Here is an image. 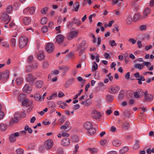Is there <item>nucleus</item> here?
I'll list each match as a JSON object with an SVG mask.
<instances>
[{
	"label": "nucleus",
	"mask_w": 154,
	"mask_h": 154,
	"mask_svg": "<svg viewBox=\"0 0 154 154\" xmlns=\"http://www.w3.org/2000/svg\"><path fill=\"white\" fill-rule=\"evenodd\" d=\"M28 42L27 38L25 36L20 37L19 41V46L20 48L25 47Z\"/></svg>",
	"instance_id": "obj_1"
},
{
	"label": "nucleus",
	"mask_w": 154,
	"mask_h": 154,
	"mask_svg": "<svg viewBox=\"0 0 154 154\" xmlns=\"http://www.w3.org/2000/svg\"><path fill=\"white\" fill-rule=\"evenodd\" d=\"M86 42L85 41L83 40L80 43L79 47H77V50H80L79 53V56H81L84 52L85 49L87 48Z\"/></svg>",
	"instance_id": "obj_2"
},
{
	"label": "nucleus",
	"mask_w": 154,
	"mask_h": 154,
	"mask_svg": "<svg viewBox=\"0 0 154 154\" xmlns=\"http://www.w3.org/2000/svg\"><path fill=\"white\" fill-rule=\"evenodd\" d=\"M1 18L2 21L4 23L6 22V24H7L11 20L10 17L8 14L5 12H4L2 13Z\"/></svg>",
	"instance_id": "obj_3"
},
{
	"label": "nucleus",
	"mask_w": 154,
	"mask_h": 154,
	"mask_svg": "<svg viewBox=\"0 0 154 154\" xmlns=\"http://www.w3.org/2000/svg\"><path fill=\"white\" fill-rule=\"evenodd\" d=\"M91 116L92 118L94 119H97L100 118L101 115L100 112L96 110H93L91 113Z\"/></svg>",
	"instance_id": "obj_4"
},
{
	"label": "nucleus",
	"mask_w": 154,
	"mask_h": 154,
	"mask_svg": "<svg viewBox=\"0 0 154 154\" xmlns=\"http://www.w3.org/2000/svg\"><path fill=\"white\" fill-rule=\"evenodd\" d=\"M120 90L119 87L114 85L109 88V92L111 94H114L117 93Z\"/></svg>",
	"instance_id": "obj_5"
},
{
	"label": "nucleus",
	"mask_w": 154,
	"mask_h": 154,
	"mask_svg": "<svg viewBox=\"0 0 154 154\" xmlns=\"http://www.w3.org/2000/svg\"><path fill=\"white\" fill-rule=\"evenodd\" d=\"M143 91L140 89H137L135 92L133 93L134 97L137 98L142 97L143 95Z\"/></svg>",
	"instance_id": "obj_6"
},
{
	"label": "nucleus",
	"mask_w": 154,
	"mask_h": 154,
	"mask_svg": "<svg viewBox=\"0 0 154 154\" xmlns=\"http://www.w3.org/2000/svg\"><path fill=\"white\" fill-rule=\"evenodd\" d=\"M36 8L34 6H32L31 7H28L27 8L25 9L23 11V13L24 14H26L28 12L31 14H33L35 11Z\"/></svg>",
	"instance_id": "obj_7"
},
{
	"label": "nucleus",
	"mask_w": 154,
	"mask_h": 154,
	"mask_svg": "<svg viewBox=\"0 0 154 154\" xmlns=\"http://www.w3.org/2000/svg\"><path fill=\"white\" fill-rule=\"evenodd\" d=\"M78 34V32L77 30L72 31L70 32L67 35V38L68 39L70 40L75 38Z\"/></svg>",
	"instance_id": "obj_8"
},
{
	"label": "nucleus",
	"mask_w": 154,
	"mask_h": 154,
	"mask_svg": "<svg viewBox=\"0 0 154 154\" xmlns=\"http://www.w3.org/2000/svg\"><path fill=\"white\" fill-rule=\"evenodd\" d=\"M36 79V77L31 74H28L26 77L27 81L30 84L33 83Z\"/></svg>",
	"instance_id": "obj_9"
},
{
	"label": "nucleus",
	"mask_w": 154,
	"mask_h": 154,
	"mask_svg": "<svg viewBox=\"0 0 154 154\" xmlns=\"http://www.w3.org/2000/svg\"><path fill=\"white\" fill-rule=\"evenodd\" d=\"M45 49L48 52L51 53L53 51L54 49V46L52 44L48 43L46 46Z\"/></svg>",
	"instance_id": "obj_10"
},
{
	"label": "nucleus",
	"mask_w": 154,
	"mask_h": 154,
	"mask_svg": "<svg viewBox=\"0 0 154 154\" xmlns=\"http://www.w3.org/2000/svg\"><path fill=\"white\" fill-rule=\"evenodd\" d=\"M53 145V143L52 140L50 139L46 141L45 146L47 149H50Z\"/></svg>",
	"instance_id": "obj_11"
},
{
	"label": "nucleus",
	"mask_w": 154,
	"mask_h": 154,
	"mask_svg": "<svg viewBox=\"0 0 154 154\" xmlns=\"http://www.w3.org/2000/svg\"><path fill=\"white\" fill-rule=\"evenodd\" d=\"M32 101L29 100L28 99H25L23 101L22 104L23 106L28 107L32 104Z\"/></svg>",
	"instance_id": "obj_12"
},
{
	"label": "nucleus",
	"mask_w": 154,
	"mask_h": 154,
	"mask_svg": "<svg viewBox=\"0 0 154 154\" xmlns=\"http://www.w3.org/2000/svg\"><path fill=\"white\" fill-rule=\"evenodd\" d=\"M19 135L20 134L18 132L11 134L9 137V139L11 141L12 143L16 141L15 137H19Z\"/></svg>",
	"instance_id": "obj_13"
},
{
	"label": "nucleus",
	"mask_w": 154,
	"mask_h": 154,
	"mask_svg": "<svg viewBox=\"0 0 154 154\" xmlns=\"http://www.w3.org/2000/svg\"><path fill=\"white\" fill-rule=\"evenodd\" d=\"M2 80H7L9 77V70H6L3 73L2 72Z\"/></svg>",
	"instance_id": "obj_14"
},
{
	"label": "nucleus",
	"mask_w": 154,
	"mask_h": 154,
	"mask_svg": "<svg viewBox=\"0 0 154 154\" xmlns=\"http://www.w3.org/2000/svg\"><path fill=\"white\" fill-rule=\"evenodd\" d=\"M92 100L91 99H88L85 101H82L80 103L84 106H88L92 103Z\"/></svg>",
	"instance_id": "obj_15"
},
{
	"label": "nucleus",
	"mask_w": 154,
	"mask_h": 154,
	"mask_svg": "<svg viewBox=\"0 0 154 154\" xmlns=\"http://www.w3.org/2000/svg\"><path fill=\"white\" fill-rule=\"evenodd\" d=\"M31 19L30 17H26L23 18V22L25 24L28 25L31 23Z\"/></svg>",
	"instance_id": "obj_16"
},
{
	"label": "nucleus",
	"mask_w": 154,
	"mask_h": 154,
	"mask_svg": "<svg viewBox=\"0 0 154 154\" xmlns=\"http://www.w3.org/2000/svg\"><path fill=\"white\" fill-rule=\"evenodd\" d=\"M32 90V88L28 84L25 85L23 89V91L24 92L27 93H29Z\"/></svg>",
	"instance_id": "obj_17"
},
{
	"label": "nucleus",
	"mask_w": 154,
	"mask_h": 154,
	"mask_svg": "<svg viewBox=\"0 0 154 154\" xmlns=\"http://www.w3.org/2000/svg\"><path fill=\"white\" fill-rule=\"evenodd\" d=\"M64 39V37L62 35H57L56 37V40L57 42L59 44L62 42Z\"/></svg>",
	"instance_id": "obj_18"
},
{
	"label": "nucleus",
	"mask_w": 154,
	"mask_h": 154,
	"mask_svg": "<svg viewBox=\"0 0 154 154\" xmlns=\"http://www.w3.org/2000/svg\"><path fill=\"white\" fill-rule=\"evenodd\" d=\"M112 144L114 146L116 147H118L121 145L122 142L121 140L116 139L113 141Z\"/></svg>",
	"instance_id": "obj_19"
},
{
	"label": "nucleus",
	"mask_w": 154,
	"mask_h": 154,
	"mask_svg": "<svg viewBox=\"0 0 154 154\" xmlns=\"http://www.w3.org/2000/svg\"><path fill=\"white\" fill-rule=\"evenodd\" d=\"M70 143L69 139L68 138H65L62 142V145L63 146H68Z\"/></svg>",
	"instance_id": "obj_20"
},
{
	"label": "nucleus",
	"mask_w": 154,
	"mask_h": 154,
	"mask_svg": "<svg viewBox=\"0 0 154 154\" xmlns=\"http://www.w3.org/2000/svg\"><path fill=\"white\" fill-rule=\"evenodd\" d=\"M84 127L85 129L88 130L92 127V123L91 122H87L84 124Z\"/></svg>",
	"instance_id": "obj_21"
},
{
	"label": "nucleus",
	"mask_w": 154,
	"mask_h": 154,
	"mask_svg": "<svg viewBox=\"0 0 154 154\" xmlns=\"http://www.w3.org/2000/svg\"><path fill=\"white\" fill-rule=\"evenodd\" d=\"M130 125L128 122H126L123 123L122 125V128L124 130H128L129 129Z\"/></svg>",
	"instance_id": "obj_22"
},
{
	"label": "nucleus",
	"mask_w": 154,
	"mask_h": 154,
	"mask_svg": "<svg viewBox=\"0 0 154 154\" xmlns=\"http://www.w3.org/2000/svg\"><path fill=\"white\" fill-rule=\"evenodd\" d=\"M44 84L42 80H38L37 81L35 84L36 87L38 88H42Z\"/></svg>",
	"instance_id": "obj_23"
},
{
	"label": "nucleus",
	"mask_w": 154,
	"mask_h": 154,
	"mask_svg": "<svg viewBox=\"0 0 154 154\" xmlns=\"http://www.w3.org/2000/svg\"><path fill=\"white\" fill-rule=\"evenodd\" d=\"M144 99L146 101H151L153 99V96L152 94H149L147 96H144Z\"/></svg>",
	"instance_id": "obj_24"
},
{
	"label": "nucleus",
	"mask_w": 154,
	"mask_h": 154,
	"mask_svg": "<svg viewBox=\"0 0 154 154\" xmlns=\"http://www.w3.org/2000/svg\"><path fill=\"white\" fill-rule=\"evenodd\" d=\"M23 82V79L22 77H19L17 78L15 80L16 83L18 85H21Z\"/></svg>",
	"instance_id": "obj_25"
},
{
	"label": "nucleus",
	"mask_w": 154,
	"mask_h": 154,
	"mask_svg": "<svg viewBox=\"0 0 154 154\" xmlns=\"http://www.w3.org/2000/svg\"><path fill=\"white\" fill-rule=\"evenodd\" d=\"M132 22V19L131 16L128 15L126 19V23L127 24L130 25Z\"/></svg>",
	"instance_id": "obj_26"
},
{
	"label": "nucleus",
	"mask_w": 154,
	"mask_h": 154,
	"mask_svg": "<svg viewBox=\"0 0 154 154\" xmlns=\"http://www.w3.org/2000/svg\"><path fill=\"white\" fill-rule=\"evenodd\" d=\"M45 57L44 54L42 51H40L37 55V58L39 60H42Z\"/></svg>",
	"instance_id": "obj_27"
},
{
	"label": "nucleus",
	"mask_w": 154,
	"mask_h": 154,
	"mask_svg": "<svg viewBox=\"0 0 154 154\" xmlns=\"http://www.w3.org/2000/svg\"><path fill=\"white\" fill-rule=\"evenodd\" d=\"M125 95V92L124 90H121L119 94L118 99L119 100H122Z\"/></svg>",
	"instance_id": "obj_28"
},
{
	"label": "nucleus",
	"mask_w": 154,
	"mask_h": 154,
	"mask_svg": "<svg viewBox=\"0 0 154 154\" xmlns=\"http://www.w3.org/2000/svg\"><path fill=\"white\" fill-rule=\"evenodd\" d=\"M93 65L92 67L91 71L94 72L97 69L98 67L97 64L95 62L92 63Z\"/></svg>",
	"instance_id": "obj_29"
},
{
	"label": "nucleus",
	"mask_w": 154,
	"mask_h": 154,
	"mask_svg": "<svg viewBox=\"0 0 154 154\" xmlns=\"http://www.w3.org/2000/svg\"><path fill=\"white\" fill-rule=\"evenodd\" d=\"M88 130V133L90 135H93L96 132L95 129L93 128L92 127L89 129Z\"/></svg>",
	"instance_id": "obj_30"
},
{
	"label": "nucleus",
	"mask_w": 154,
	"mask_h": 154,
	"mask_svg": "<svg viewBox=\"0 0 154 154\" xmlns=\"http://www.w3.org/2000/svg\"><path fill=\"white\" fill-rule=\"evenodd\" d=\"M114 99L112 95H108L106 96V100L107 102H111Z\"/></svg>",
	"instance_id": "obj_31"
},
{
	"label": "nucleus",
	"mask_w": 154,
	"mask_h": 154,
	"mask_svg": "<svg viewBox=\"0 0 154 154\" xmlns=\"http://www.w3.org/2000/svg\"><path fill=\"white\" fill-rule=\"evenodd\" d=\"M141 18V16L139 14L137 13L135 15L134 20L135 21H137L140 20Z\"/></svg>",
	"instance_id": "obj_32"
},
{
	"label": "nucleus",
	"mask_w": 154,
	"mask_h": 154,
	"mask_svg": "<svg viewBox=\"0 0 154 154\" xmlns=\"http://www.w3.org/2000/svg\"><path fill=\"white\" fill-rule=\"evenodd\" d=\"M150 12V9L148 8H146L143 12L144 17H146Z\"/></svg>",
	"instance_id": "obj_33"
},
{
	"label": "nucleus",
	"mask_w": 154,
	"mask_h": 154,
	"mask_svg": "<svg viewBox=\"0 0 154 154\" xmlns=\"http://www.w3.org/2000/svg\"><path fill=\"white\" fill-rule=\"evenodd\" d=\"M66 118L65 117L63 116L61 117L59 119L58 121V123L60 125L62 124L66 120Z\"/></svg>",
	"instance_id": "obj_34"
},
{
	"label": "nucleus",
	"mask_w": 154,
	"mask_h": 154,
	"mask_svg": "<svg viewBox=\"0 0 154 154\" xmlns=\"http://www.w3.org/2000/svg\"><path fill=\"white\" fill-rule=\"evenodd\" d=\"M134 67L136 69H138L141 70L143 69V65L140 64H136L134 66Z\"/></svg>",
	"instance_id": "obj_35"
},
{
	"label": "nucleus",
	"mask_w": 154,
	"mask_h": 154,
	"mask_svg": "<svg viewBox=\"0 0 154 154\" xmlns=\"http://www.w3.org/2000/svg\"><path fill=\"white\" fill-rule=\"evenodd\" d=\"M73 22L74 23L76 24L78 26H79L81 24V21L78 19L74 18Z\"/></svg>",
	"instance_id": "obj_36"
},
{
	"label": "nucleus",
	"mask_w": 154,
	"mask_h": 154,
	"mask_svg": "<svg viewBox=\"0 0 154 154\" xmlns=\"http://www.w3.org/2000/svg\"><path fill=\"white\" fill-rule=\"evenodd\" d=\"M88 150L91 152L92 153H97L98 151L97 149L93 148H89Z\"/></svg>",
	"instance_id": "obj_37"
},
{
	"label": "nucleus",
	"mask_w": 154,
	"mask_h": 154,
	"mask_svg": "<svg viewBox=\"0 0 154 154\" xmlns=\"http://www.w3.org/2000/svg\"><path fill=\"white\" fill-rule=\"evenodd\" d=\"M59 73V71L58 70H55L52 71V72L49 75L48 78V79H50L53 75L54 74L57 75Z\"/></svg>",
	"instance_id": "obj_38"
},
{
	"label": "nucleus",
	"mask_w": 154,
	"mask_h": 154,
	"mask_svg": "<svg viewBox=\"0 0 154 154\" xmlns=\"http://www.w3.org/2000/svg\"><path fill=\"white\" fill-rule=\"evenodd\" d=\"M10 42L11 45L12 47H15L16 43V40L15 38H12L10 40Z\"/></svg>",
	"instance_id": "obj_39"
},
{
	"label": "nucleus",
	"mask_w": 154,
	"mask_h": 154,
	"mask_svg": "<svg viewBox=\"0 0 154 154\" xmlns=\"http://www.w3.org/2000/svg\"><path fill=\"white\" fill-rule=\"evenodd\" d=\"M0 128L2 131L5 130L7 128V125L3 123H1L0 124Z\"/></svg>",
	"instance_id": "obj_40"
},
{
	"label": "nucleus",
	"mask_w": 154,
	"mask_h": 154,
	"mask_svg": "<svg viewBox=\"0 0 154 154\" xmlns=\"http://www.w3.org/2000/svg\"><path fill=\"white\" fill-rule=\"evenodd\" d=\"M48 7H45L41 9V12L43 14H46L48 10Z\"/></svg>",
	"instance_id": "obj_41"
},
{
	"label": "nucleus",
	"mask_w": 154,
	"mask_h": 154,
	"mask_svg": "<svg viewBox=\"0 0 154 154\" xmlns=\"http://www.w3.org/2000/svg\"><path fill=\"white\" fill-rule=\"evenodd\" d=\"M24 152L23 149L20 148L17 149L16 150V152L17 154H23Z\"/></svg>",
	"instance_id": "obj_42"
},
{
	"label": "nucleus",
	"mask_w": 154,
	"mask_h": 154,
	"mask_svg": "<svg viewBox=\"0 0 154 154\" xmlns=\"http://www.w3.org/2000/svg\"><path fill=\"white\" fill-rule=\"evenodd\" d=\"M34 98L37 101L41 99V97L39 94L36 93L34 95Z\"/></svg>",
	"instance_id": "obj_43"
},
{
	"label": "nucleus",
	"mask_w": 154,
	"mask_h": 154,
	"mask_svg": "<svg viewBox=\"0 0 154 154\" xmlns=\"http://www.w3.org/2000/svg\"><path fill=\"white\" fill-rule=\"evenodd\" d=\"M128 148L126 147H124L120 150V152L121 153H124L128 151Z\"/></svg>",
	"instance_id": "obj_44"
},
{
	"label": "nucleus",
	"mask_w": 154,
	"mask_h": 154,
	"mask_svg": "<svg viewBox=\"0 0 154 154\" xmlns=\"http://www.w3.org/2000/svg\"><path fill=\"white\" fill-rule=\"evenodd\" d=\"M61 105L59 106V107L63 109H66V107L67 106V105L65 102L61 103Z\"/></svg>",
	"instance_id": "obj_45"
},
{
	"label": "nucleus",
	"mask_w": 154,
	"mask_h": 154,
	"mask_svg": "<svg viewBox=\"0 0 154 154\" xmlns=\"http://www.w3.org/2000/svg\"><path fill=\"white\" fill-rule=\"evenodd\" d=\"M47 20H48L47 17H44L42 19L41 23L43 25L45 24L47 22Z\"/></svg>",
	"instance_id": "obj_46"
},
{
	"label": "nucleus",
	"mask_w": 154,
	"mask_h": 154,
	"mask_svg": "<svg viewBox=\"0 0 154 154\" xmlns=\"http://www.w3.org/2000/svg\"><path fill=\"white\" fill-rule=\"evenodd\" d=\"M139 141L138 140H136L135 141V143L134 144L133 148L135 149H137L139 148Z\"/></svg>",
	"instance_id": "obj_47"
},
{
	"label": "nucleus",
	"mask_w": 154,
	"mask_h": 154,
	"mask_svg": "<svg viewBox=\"0 0 154 154\" xmlns=\"http://www.w3.org/2000/svg\"><path fill=\"white\" fill-rule=\"evenodd\" d=\"M25 131H28V132L30 133H31L32 131V129L30 128H29V126L27 125L25 126Z\"/></svg>",
	"instance_id": "obj_48"
},
{
	"label": "nucleus",
	"mask_w": 154,
	"mask_h": 154,
	"mask_svg": "<svg viewBox=\"0 0 154 154\" xmlns=\"http://www.w3.org/2000/svg\"><path fill=\"white\" fill-rule=\"evenodd\" d=\"M12 11V7L11 5H9L8 7L6 9L7 12L9 13H11Z\"/></svg>",
	"instance_id": "obj_49"
},
{
	"label": "nucleus",
	"mask_w": 154,
	"mask_h": 154,
	"mask_svg": "<svg viewBox=\"0 0 154 154\" xmlns=\"http://www.w3.org/2000/svg\"><path fill=\"white\" fill-rule=\"evenodd\" d=\"M74 81V78H71L68 80V82L66 83V85H70L72 84Z\"/></svg>",
	"instance_id": "obj_50"
},
{
	"label": "nucleus",
	"mask_w": 154,
	"mask_h": 154,
	"mask_svg": "<svg viewBox=\"0 0 154 154\" xmlns=\"http://www.w3.org/2000/svg\"><path fill=\"white\" fill-rule=\"evenodd\" d=\"M2 45L3 47L8 48H9V43L6 42H2Z\"/></svg>",
	"instance_id": "obj_51"
},
{
	"label": "nucleus",
	"mask_w": 154,
	"mask_h": 154,
	"mask_svg": "<svg viewBox=\"0 0 154 154\" xmlns=\"http://www.w3.org/2000/svg\"><path fill=\"white\" fill-rule=\"evenodd\" d=\"M70 69V67L68 66H63V73H65L67 72Z\"/></svg>",
	"instance_id": "obj_52"
},
{
	"label": "nucleus",
	"mask_w": 154,
	"mask_h": 154,
	"mask_svg": "<svg viewBox=\"0 0 154 154\" xmlns=\"http://www.w3.org/2000/svg\"><path fill=\"white\" fill-rule=\"evenodd\" d=\"M113 13L115 14V15L119 17L120 15V11L117 10H114L113 11Z\"/></svg>",
	"instance_id": "obj_53"
},
{
	"label": "nucleus",
	"mask_w": 154,
	"mask_h": 154,
	"mask_svg": "<svg viewBox=\"0 0 154 154\" xmlns=\"http://www.w3.org/2000/svg\"><path fill=\"white\" fill-rule=\"evenodd\" d=\"M75 5V7H74V8H75V11H77L78 10V9L80 6L79 2H77L76 3Z\"/></svg>",
	"instance_id": "obj_54"
},
{
	"label": "nucleus",
	"mask_w": 154,
	"mask_h": 154,
	"mask_svg": "<svg viewBox=\"0 0 154 154\" xmlns=\"http://www.w3.org/2000/svg\"><path fill=\"white\" fill-rule=\"evenodd\" d=\"M48 27L46 26H43L42 29V32L44 33H46L48 31Z\"/></svg>",
	"instance_id": "obj_55"
},
{
	"label": "nucleus",
	"mask_w": 154,
	"mask_h": 154,
	"mask_svg": "<svg viewBox=\"0 0 154 154\" xmlns=\"http://www.w3.org/2000/svg\"><path fill=\"white\" fill-rule=\"evenodd\" d=\"M109 43L111 46H116L117 44L116 43L114 40H111L109 41Z\"/></svg>",
	"instance_id": "obj_56"
},
{
	"label": "nucleus",
	"mask_w": 154,
	"mask_h": 154,
	"mask_svg": "<svg viewBox=\"0 0 154 154\" xmlns=\"http://www.w3.org/2000/svg\"><path fill=\"white\" fill-rule=\"evenodd\" d=\"M19 119L14 118V119H12L10 121V123L13 124L14 123H17L18 122Z\"/></svg>",
	"instance_id": "obj_57"
},
{
	"label": "nucleus",
	"mask_w": 154,
	"mask_h": 154,
	"mask_svg": "<svg viewBox=\"0 0 154 154\" xmlns=\"http://www.w3.org/2000/svg\"><path fill=\"white\" fill-rule=\"evenodd\" d=\"M49 65V63L48 62L46 61H45L44 62L43 64V68L45 69Z\"/></svg>",
	"instance_id": "obj_58"
},
{
	"label": "nucleus",
	"mask_w": 154,
	"mask_h": 154,
	"mask_svg": "<svg viewBox=\"0 0 154 154\" xmlns=\"http://www.w3.org/2000/svg\"><path fill=\"white\" fill-rule=\"evenodd\" d=\"M72 140L75 142H77L79 140V138L76 136H73L72 137Z\"/></svg>",
	"instance_id": "obj_59"
},
{
	"label": "nucleus",
	"mask_w": 154,
	"mask_h": 154,
	"mask_svg": "<svg viewBox=\"0 0 154 154\" xmlns=\"http://www.w3.org/2000/svg\"><path fill=\"white\" fill-rule=\"evenodd\" d=\"M128 42H131L133 45L136 42V41L132 38H130L128 40Z\"/></svg>",
	"instance_id": "obj_60"
},
{
	"label": "nucleus",
	"mask_w": 154,
	"mask_h": 154,
	"mask_svg": "<svg viewBox=\"0 0 154 154\" xmlns=\"http://www.w3.org/2000/svg\"><path fill=\"white\" fill-rule=\"evenodd\" d=\"M38 66V64L36 63H35L32 64V65L31 66V68H33L34 69H35L37 68Z\"/></svg>",
	"instance_id": "obj_61"
},
{
	"label": "nucleus",
	"mask_w": 154,
	"mask_h": 154,
	"mask_svg": "<svg viewBox=\"0 0 154 154\" xmlns=\"http://www.w3.org/2000/svg\"><path fill=\"white\" fill-rule=\"evenodd\" d=\"M20 117V114L19 113L16 112L14 115V118L19 119Z\"/></svg>",
	"instance_id": "obj_62"
},
{
	"label": "nucleus",
	"mask_w": 154,
	"mask_h": 154,
	"mask_svg": "<svg viewBox=\"0 0 154 154\" xmlns=\"http://www.w3.org/2000/svg\"><path fill=\"white\" fill-rule=\"evenodd\" d=\"M87 98V95L85 94L84 95L82 96L79 98V101L82 100H84L85 99H86Z\"/></svg>",
	"instance_id": "obj_63"
},
{
	"label": "nucleus",
	"mask_w": 154,
	"mask_h": 154,
	"mask_svg": "<svg viewBox=\"0 0 154 154\" xmlns=\"http://www.w3.org/2000/svg\"><path fill=\"white\" fill-rule=\"evenodd\" d=\"M20 115V117H24L26 116V113L25 111H23V112H21Z\"/></svg>",
	"instance_id": "obj_64"
}]
</instances>
